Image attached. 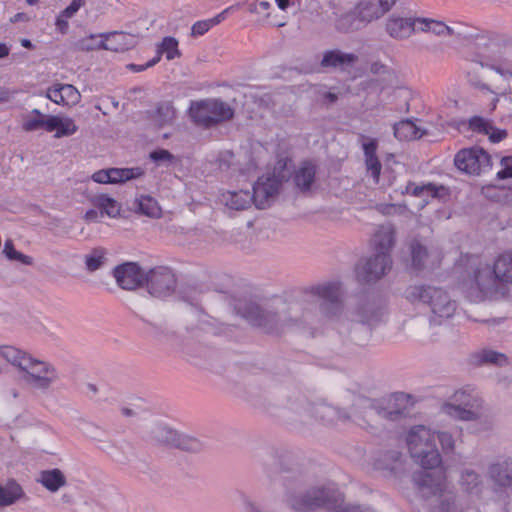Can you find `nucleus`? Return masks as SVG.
<instances>
[{
    "label": "nucleus",
    "instance_id": "nucleus-1",
    "mask_svg": "<svg viewBox=\"0 0 512 512\" xmlns=\"http://www.w3.org/2000/svg\"><path fill=\"white\" fill-rule=\"evenodd\" d=\"M318 297V304L286 303L262 307L257 303H246L237 307L238 313L251 325L267 333L274 332L281 324L314 326L328 325L344 344L363 345L371 337L372 328L384 315L383 306L374 299H361L344 310L340 285L336 282L319 284L311 289Z\"/></svg>",
    "mask_w": 512,
    "mask_h": 512
},
{
    "label": "nucleus",
    "instance_id": "nucleus-2",
    "mask_svg": "<svg viewBox=\"0 0 512 512\" xmlns=\"http://www.w3.org/2000/svg\"><path fill=\"white\" fill-rule=\"evenodd\" d=\"M0 355L19 369L23 382L33 390L47 392L60 380L59 372L52 363L13 346H2Z\"/></svg>",
    "mask_w": 512,
    "mask_h": 512
},
{
    "label": "nucleus",
    "instance_id": "nucleus-3",
    "mask_svg": "<svg viewBox=\"0 0 512 512\" xmlns=\"http://www.w3.org/2000/svg\"><path fill=\"white\" fill-rule=\"evenodd\" d=\"M414 479L431 512H463L464 505L445 473L423 471L416 474Z\"/></svg>",
    "mask_w": 512,
    "mask_h": 512
},
{
    "label": "nucleus",
    "instance_id": "nucleus-4",
    "mask_svg": "<svg viewBox=\"0 0 512 512\" xmlns=\"http://www.w3.org/2000/svg\"><path fill=\"white\" fill-rule=\"evenodd\" d=\"M405 298L411 303H421L428 307L431 322L441 324L451 318L457 310V302L442 287L433 285H411L405 290Z\"/></svg>",
    "mask_w": 512,
    "mask_h": 512
},
{
    "label": "nucleus",
    "instance_id": "nucleus-5",
    "mask_svg": "<svg viewBox=\"0 0 512 512\" xmlns=\"http://www.w3.org/2000/svg\"><path fill=\"white\" fill-rule=\"evenodd\" d=\"M500 279L496 273L495 265L474 259L470 264L468 278L463 287L467 297L473 302H481L491 296L498 289Z\"/></svg>",
    "mask_w": 512,
    "mask_h": 512
},
{
    "label": "nucleus",
    "instance_id": "nucleus-6",
    "mask_svg": "<svg viewBox=\"0 0 512 512\" xmlns=\"http://www.w3.org/2000/svg\"><path fill=\"white\" fill-rule=\"evenodd\" d=\"M411 457L425 469H434L441 464V455L436 447V432L424 425L411 428L407 435Z\"/></svg>",
    "mask_w": 512,
    "mask_h": 512
},
{
    "label": "nucleus",
    "instance_id": "nucleus-7",
    "mask_svg": "<svg viewBox=\"0 0 512 512\" xmlns=\"http://www.w3.org/2000/svg\"><path fill=\"white\" fill-rule=\"evenodd\" d=\"M190 115L195 123L209 127L231 119L234 111L226 102L219 99H206L192 103Z\"/></svg>",
    "mask_w": 512,
    "mask_h": 512
},
{
    "label": "nucleus",
    "instance_id": "nucleus-8",
    "mask_svg": "<svg viewBox=\"0 0 512 512\" xmlns=\"http://www.w3.org/2000/svg\"><path fill=\"white\" fill-rule=\"evenodd\" d=\"M331 500V493L324 487L288 490L287 505L295 512H310L325 506Z\"/></svg>",
    "mask_w": 512,
    "mask_h": 512
},
{
    "label": "nucleus",
    "instance_id": "nucleus-9",
    "mask_svg": "<svg viewBox=\"0 0 512 512\" xmlns=\"http://www.w3.org/2000/svg\"><path fill=\"white\" fill-rule=\"evenodd\" d=\"M288 409L295 413L301 422L305 423L314 417L326 425H336L338 408L325 402L312 405L305 398L299 396L289 402Z\"/></svg>",
    "mask_w": 512,
    "mask_h": 512
},
{
    "label": "nucleus",
    "instance_id": "nucleus-10",
    "mask_svg": "<svg viewBox=\"0 0 512 512\" xmlns=\"http://www.w3.org/2000/svg\"><path fill=\"white\" fill-rule=\"evenodd\" d=\"M453 403L443 406V411L460 420H474L479 416L482 399L474 391L460 390L453 395Z\"/></svg>",
    "mask_w": 512,
    "mask_h": 512
},
{
    "label": "nucleus",
    "instance_id": "nucleus-11",
    "mask_svg": "<svg viewBox=\"0 0 512 512\" xmlns=\"http://www.w3.org/2000/svg\"><path fill=\"white\" fill-rule=\"evenodd\" d=\"M456 167L469 174L479 175L491 166V156L481 147L460 150L454 159Z\"/></svg>",
    "mask_w": 512,
    "mask_h": 512
},
{
    "label": "nucleus",
    "instance_id": "nucleus-12",
    "mask_svg": "<svg viewBox=\"0 0 512 512\" xmlns=\"http://www.w3.org/2000/svg\"><path fill=\"white\" fill-rule=\"evenodd\" d=\"M392 267V259L388 253H375L359 264L356 275L360 282L371 283L382 278Z\"/></svg>",
    "mask_w": 512,
    "mask_h": 512
},
{
    "label": "nucleus",
    "instance_id": "nucleus-13",
    "mask_svg": "<svg viewBox=\"0 0 512 512\" xmlns=\"http://www.w3.org/2000/svg\"><path fill=\"white\" fill-rule=\"evenodd\" d=\"M148 291L155 297H165L170 295L175 288V277L172 271L167 267H157L151 269L145 278Z\"/></svg>",
    "mask_w": 512,
    "mask_h": 512
},
{
    "label": "nucleus",
    "instance_id": "nucleus-14",
    "mask_svg": "<svg viewBox=\"0 0 512 512\" xmlns=\"http://www.w3.org/2000/svg\"><path fill=\"white\" fill-rule=\"evenodd\" d=\"M281 186L280 180L274 175H263L253 186V201L257 208L265 209L276 198Z\"/></svg>",
    "mask_w": 512,
    "mask_h": 512
},
{
    "label": "nucleus",
    "instance_id": "nucleus-15",
    "mask_svg": "<svg viewBox=\"0 0 512 512\" xmlns=\"http://www.w3.org/2000/svg\"><path fill=\"white\" fill-rule=\"evenodd\" d=\"M117 284L125 290H134L145 282L146 274L134 262H127L114 269Z\"/></svg>",
    "mask_w": 512,
    "mask_h": 512
},
{
    "label": "nucleus",
    "instance_id": "nucleus-16",
    "mask_svg": "<svg viewBox=\"0 0 512 512\" xmlns=\"http://www.w3.org/2000/svg\"><path fill=\"white\" fill-rule=\"evenodd\" d=\"M418 30L416 18L402 17L396 14L390 15L385 22L386 33L395 40H406Z\"/></svg>",
    "mask_w": 512,
    "mask_h": 512
},
{
    "label": "nucleus",
    "instance_id": "nucleus-17",
    "mask_svg": "<svg viewBox=\"0 0 512 512\" xmlns=\"http://www.w3.org/2000/svg\"><path fill=\"white\" fill-rule=\"evenodd\" d=\"M396 0H359L355 9L361 15V19L368 25L380 19L395 5Z\"/></svg>",
    "mask_w": 512,
    "mask_h": 512
},
{
    "label": "nucleus",
    "instance_id": "nucleus-18",
    "mask_svg": "<svg viewBox=\"0 0 512 512\" xmlns=\"http://www.w3.org/2000/svg\"><path fill=\"white\" fill-rule=\"evenodd\" d=\"M144 174L140 167L134 168H110L99 170L92 175L93 181L101 184L123 183L132 179L139 178Z\"/></svg>",
    "mask_w": 512,
    "mask_h": 512
},
{
    "label": "nucleus",
    "instance_id": "nucleus-19",
    "mask_svg": "<svg viewBox=\"0 0 512 512\" xmlns=\"http://www.w3.org/2000/svg\"><path fill=\"white\" fill-rule=\"evenodd\" d=\"M410 249L412 265L417 270L434 268L441 261V255L437 250L429 251L419 241H413Z\"/></svg>",
    "mask_w": 512,
    "mask_h": 512
},
{
    "label": "nucleus",
    "instance_id": "nucleus-20",
    "mask_svg": "<svg viewBox=\"0 0 512 512\" xmlns=\"http://www.w3.org/2000/svg\"><path fill=\"white\" fill-rule=\"evenodd\" d=\"M489 477L499 486L512 487V458H499L488 468Z\"/></svg>",
    "mask_w": 512,
    "mask_h": 512
},
{
    "label": "nucleus",
    "instance_id": "nucleus-21",
    "mask_svg": "<svg viewBox=\"0 0 512 512\" xmlns=\"http://www.w3.org/2000/svg\"><path fill=\"white\" fill-rule=\"evenodd\" d=\"M375 253H388L395 244V228L392 224L386 223L378 226L371 240Z\"/></svg>",
    "mask_w": 512,
    "mask_h": 512
},
{
    "label": "nucleus",
    "instance_id": "nucleus-22",
    "mask_svg": "<svg viewBox=\"0 0 512 512\" xmlns=\"http://www.w3.org/2000/svg\"><path fill=\"white\" fill-rule=\"evenodd\" d=\"M418 22V31L432 33L438 37H456L461 38L462 33L454 26H448L442 21L431 18H416Z\"/></svg>",
    "mask_w": 512,
    "mask_h": 512
},
{
    "label": "nucleus",
    "instance_id": "nucleus-23",
    "mask_svg": "<svg viewBox=\"0 0 512 512\" xmlns=\"http://www.w3.org/2000/svg\"><path fill=\"white\" fill-rule=\"evenodd\" d=\"M317 166L310 162H303L294 172L293 182L302 193L310 192L316 179Z\"/></svg>",
    "mask_w": 512,
    "mask_h": 512
},
{
    "label": "nucleus",
    "instance_id": "nucleus-24",
    "mask_svg": "<svg viewBox=\"0 0 512 512\" xmlns=\"http://www.w3.org/2000/svg\"><path fill=\"white\" fill-rule=\"evenodd\" d=\"M27 500L23 487L13 478L0 483V508L11 506L19 501Z\"/></svg>",
    "mask_w": 512,
    "mask_h": 512
},
{
    "label": "nucleus",
    "instance_id": "nucleus-25",
    "mask_svg": "<svg viewBox=\"0 0 512 512\" xmlns=\"http://www.w3.org/2000/svg\"><path fill=\"white\" fill-rule=\"evenodd\" d=\"M469 128L474 132L488 135L493 143L500 142L507 137L506 130L494 127L490 121L480 116L470 118Z\"/></svg>",
    "mask_w": 512,
    "mask_h": 512
},
{
    "label": "nucleus",
    "instance_id": "nucleus-26",
    "mask_svg": "<svg viewBox=\"0 0 512 512\" xmlns=\"http://www.w3.org/2000/svg\"><path fill=\"white\" fill-rule=\"evenodd\" d=\"M78 130L74 120L69 117H61L58 115L48 116L47 132L55 131L54 137L61 138L71 136Z\"/></svg>",
    "mask_w": 512,
    "mask_h": 512
},
{
    "label": "nucleus",
    "instance_id": "nucleus-27",
    "mask_svg": "<svg viewBox=\"0 0 512 512\" xmlns=\"http://www.w3.org/2000/svg\"><path fill=\"white\" fill-rule=\"evenodd\" d=\"M221 202L231 210H245L251 206L253 197L247 190L227 191L221 195Z\"/></svg>",
    "mask_w": 512,
    "mask_h": 512
},
{
    "label": "nucleus",
    "instance_id": "nucleus-28",
    "mask_svg": "<svg viewBox=\"0 0 512 512\" xmlns=\"http://www.w3.org/2000/svg\"><path fill=\"white\" fill-rule=\"evenodd\" d=\"M366 25L365 21L361 19V15L356 12L355 7L341 14L335 21L336 30L342 33L358 31Z\"/></svg>",
    "mask_w": 512,
    "mask_h": 512
},
{
    "label": "nucleus",
    "instance_id": "nucleus-29",
    "mask_svg": "<svg viewBox=\"0 0 512 512\" xmlns=\"http://www.w3.org/2000/svg\"><path fill=\"white\" fill-rule=\"evenodd\" d=\"M37 481L52 493L67 485L64 473L58 468L41 471Z\"/></svg>",
    "mask_w": 512,
    "mask_h": 512
},
{
    "label": "nucleus",
    "instance_id": "nucleus-30",
    "mask_svg": "<svg viewBox=\"0 0 512 512\" xmlns=\"http://www.w3.org/2000/svg\"><path fill=\"white\" fill-rule=\"evenodd\" d=\"M394 136L399 140H415L420 139L427 132L418 127L415 122L406 119L396 123L393 127Z\"/></svg>",
    "mask_w": 512,
    "mask_h": 512
},
{
    "label": "nucleus",
    "instance_id": "nucleus-31",
    "mask_svg": "<svg viewBox=\"0 0 512 512\" xmlns=\"http://www.w3.org/2000/svg\"><path fill=\"white\" fill-rule=\"evenodd\" d=\"M357 60L358 57L353 53L332 50L324 54L321 65L323 67H345L353 65Z\"/></svg>",
    "mask_w": 512,
    "mask_h": 512
},
{
    "label": "nucleus",
    "instance_id": "nucleus-32",
    "mask_svg": "<svg viewBox=\"0 0 512 512\" xmlns=\"http://www.w3.org/2000/svg\"><path fill=\"white\" fill-rule=\"evenodd\" d=\"M377 146L378 144L375 139H372L368 143L363 144L367 171L370 172L371 176L374 178L376 182H378L379 180L382 168L381 163L376 155Z\"/></svg>",
    "mask_w": 512,
    "mask_h": 512
},
{
    "label": "nucleus",
    "instance_id": "nucleus-33",
    "mask_svg": "<svg viewBox=\"0 0 512 512\" xmlns=\"http://www.w3.org/2000/svg\"><path fill=\"white\" fill-rule=\"evenodd\" d=\"M482 478L473 469H464L459 478V485L463 492L478 495L482 490Z\"/></svg>",
    "mask_w": 512,
    "mask_h": 512
},
{
    "label": "nucleus",
    "instance_id": "nucleus-34",
    "mask_svg": "<svg viewBox=\"0 0 512 512\" xmlns=\"http://www.w3.org/2000/svg\"><path fill=\"white\" fill-rule=\"evenodd\" d=\"M148 437L154 443L172 447L173 441L177 439V431L161 424H154L149 428Z\"/></svg>",
    "mask_w": 512,
    "mask_h": 512
},
{
    "label": "nucleus",
    "instance_id": "nucleus-35",
    "mask_svg": "<svg viewBox=\"0 0 512 512\" xmlns=\"http://www.w3.org/2000/svg\"><path fill=\"white\" fill-rule=\"evenodd\" d=\"M130 36L124 32H112L104 34L103 49L113 52H123L128 49Z\"/></svg>",
    "mask_w": 512,
    "mask_h": 512
},
{
    "label": "nucleus",
    "instance_id": "nucleus-36",
    "mask_svg": "<svg viewBox=\"0 0 512 512\" xmlns=\"http://www.w3.org/2000/svg\"><path fill=\"white\" fill-rule=\"evenodd\" d=\"M91 203L97 209L103 212V215L106 214L109 217H116L120 214L121 205L113 198L105 195L98 194L91 198Z\"/></svg>",
    "mask_w": 512,
    "mask_h": 512
},
{
    "label": "nucleus",
    "instance_id": "nucleus-37",
    "mask_svg": "<svg viewBox=\"0 0 512 512\" xmlns=\"http://www.w3.org/2000/svg\"><path fill=\"white\" fill-rule=\"evenodd\" d=\"M494 265L500 282L512 283V252L501 254Z\"/></svg>",
    "mask_w": 512,
    "mask_h": 512
},
{
    "label": "nucleus",
    "instance_id": "nucleus-38",
    "mask_svg": "<svg viewBox=\"0 0 512 512\" xmlns=\"http://www.w3.org/2000/svg\"><path fill=\"white\" fill-rule=\"evenodd\" d=\"M137 211L150 218H160L162 215L161 207L158 202L150 196H141L136 199Z\"/></svg>",
    "mask_w": 512,
    "mask_h": 512
},
{
    "label": "nucleus",
    "instance_id": "nucleus-39",
    "mask_svg": "<svg viewBox=\"0 0 512 512\" xmlns=\"http://www.w3.org/2000/svg\"><path fill=\"white\" fill-rule=\"evenodd\" d=\"M475 363L479 365L504 366L508 364V358L505 354L493 350H482L474 355Z\"/></svg>",
    "mask_w": 512,
    "mask_h": 512
},
{
    "label": "nucleus",
    "instance_id": "nucleus-40",
    "mask_svg": "<svg viewBox=\"0 0 512 512\" xmlns=\"http://www.w3.org/2000/svg\"><path fill=\"white\" fill-rule=\"evenodd\" d=\"M107 261V252L103 248H94L85 256L86 268L90 272L100 269Z\"/></svg>",
    "mask_w": 512,
    "mask_h": 512
},
{
    "label": "nucleus",
    "instance_id": "nucleus-41",
    "mask_svg": "<svg viewBox=\"0 0 512 512\" xmlns=\"http://www.w3.org/2000/svg\"><path fill=\"white\" fill-rule=\"evenodd\" d=\"M165 54L167 60H173L180 57L181 53L178 49V41L174 37H164L162 42L158 45L157 56Z\"/></svg>",
    "mask_w": 512,
    "mask_h": 512
},
{
    "label": "nucleus",
    "instance_id": "nucleus-42",
    "mask_svg": "<svg viewBox=\"0 0 512 512\" xmlns=\"http://www.w3.org/2000/svg\"><path fill=\"white\" fill-rule=\"evenodd\" d=\"M226 10L216 15L213 18L200 20L193 24L191 28V36L197 37L202 36L208 32L212 27L218 25L223 19Z\"/></svg>",
    "mask_w": 512,
    "mask_h": 512
},
{
    "label": "nucleus",
    "instance_id": "nucleus-43",
    "mask_svg": "<svg viewBox=\"0 0 512 512\" xmlns=\"http://www.w3.org/2000/svg\"><path fill=\"white\" fill-rule=\"evenodd\" d=\"M407 192L412 193L415 196L430 195L432 198L439 197V192L444 191L443 186H436L432 183L417 185L415 183H408L406 187Z\"/></svg>",
    "mask_w": 512,
    "mask_h": 512
},
{
    "label": "nucleus",
    "instance_id": "nucleus-44",
    "mask_svg": "<svg viewBox=\"0 0 512 512\" xmlns=\"http://www.w3.org/2000/svg\"><path fill=\"white\" fill-rule=\"evenodd\" d=\"M177 439L173 441L172 447L179 448L181 450L196 452L201 449V443L194 437L181 434L177 432Z\"/></svg>",
    "mask_w": 512,
    "mask_h": 512
},
{
    "label": "nucleus",
    "instance_id": "nucleus-45",
    "mask_svg": "<svg viewBox=\"0 0 512 512\" xmlns=\"http://www.w3.org/2000/svg\"><path fill=\"white\" fill-rule=\"evenodd\" d=\"M160 126L170 124L175 118V109L170 102H162L158 105L155 115Z\"/></svg>",
    "mask_w": 512,
    "mask_h": 512
},
{
    "label": "nucleus",
    "instance_id": "nucleus-46",
    "mask_svg": "<svg viewBox=\"0 0 512 512\" xmlns=\"http://www.w3.org/2000/svg\"><path fill=\"white\" fill-rule=\"evenodd\" d=\"M103 36L104 34L94 35L91 34L76 42L77 49L81 51H93L103 49Z\"/></svg>",
    "mask_w": 512,
    "mask_h": 512
},
{
    "label": "nucleus",
    "instance_id": "nucleus-47",
    "mask_svg": "<svg viewBox=\"0 0 512 512\" xmlns=\"http://www.w3.org/2000/svg\"><path fill=\"white\" fill-rule=\"evenodd\" d=\"M64 105L74 106L81 100L80 92L71 84H61Z\"/></svg>",
    "mask_w": 512,
    "mask_h": 512
},
{
    "label": "nucleus",
    "instance_id": "nucleus-48",
    "mask_svg": "<svg viewBox=\"0 0 512 512\" xmlns=\"http://www.w3.org/2000/svg\"><path fill=\"white\" fill-rule=\"evenodd\" d=\"M436 439H438L443 453L451 454L454 452L455 439L450 432L438 431V432H436Z\"/></svg>",
    "mask_w": 512,
    "mask_h": 512
},
{
    "label": "nucleus",
    "instance_id": "nucleus-49",
    "mask_svg": "<svg viewBox=\"0 0 512 512\" xmlns=\"http://www.w3.org/2000/svg\"><path fill=\"white\" fill-rule=\"evenodd\" d=\"M47 123H48V117L47 118H37V117H32L31 115H28L24 119L22 128L27 132L36 131V130L42 129V128L47 131Z\"/></svg>",
    "mask_w": 512,
    "mask_h": 512
},
{
    "label": "nucleus",
    "instance_id": "nucleus-50",
    "mask_svg": "<svg viewBox=\"0 0 512 512\" xmlns=\"http://www.w3.org/2000/svg\"><path fill=\"white\" fill-rule=\"evenodd\" d=\"M500 170L497 172V178L500 180L512 178V156H504L500 160Z\"/></svg>",
    "mask_w": 512,
    "mask_h": 512
},
{
    "label": "nucleus",
    "instance_id": "nucleus-51",
    "mask_svg": "<svg viewBox=\"0 0 512 512\" xmlns=\"http://www.w3.org/2000/svg\"><path fill=\"white\" fill-rule=\"evenodd\" d=\"M377 415L383 419L395 421L402 416V412L399 409H389L384 407H373Z\"/></svg>",
    "mask_w": 512,
    "mask_h": 512
},
{
    "label": "nucleus",
    "instance_id": "nucleus-52",
    "mask_svg": "<svg viewBox=\"0 0 512 512\" xmlns=\"http://www.w3.org/2000/svg\"><path fill=\"white\" fill-rule=\"evenodd\" d=\"M150 158L157 163H169L174 160V155L171 154L168 150L160 149L151 152Z\"/></svg>",
    "mask_w": 512,
    "mask_h": 512
},
{
    "label": "nucleus",
    "instance_id": "nucleus-53",
    "mask_svg": "<svg viewBox=\"0 0 512 512\" xmlns=\"http://www.w3.org/2000/svg\"><path fill=\"white\" fill-rule=\"evenodd\" d=\"M329 512H374L371 508L361 505H338Z\"/></svg>",
    "mask_w": 512,
    "mask_h": 512
},
{
    "label": "nucleus",
    "instance_id": "nucleus-54",
    "mask_svg": "<svg viewBox=\"0 0 512 512\" xmlns=\"http://www.w3.org/2000/svg\"><path fill=\"white\" fill-rule=\"evenodd\" d=\"M61 91V84H56L53 87L48 88L46 96L54 103L64 105L63 95Z\"/></svg>",
    "mask_w": 512,
    "mask_h": 512
},
{
    "label": "nucleus",
    "instance_id": "nucleus-55",
    "mask_svg": "<svg viewBox=\"0 0 512 512\" xmlns=\"http://www.w3.org/2000/svg\"><path fill=\"white\" fill-rule=\"evenodd\" d=\"M270 6V2L266 0H259L255 3L250 4L249 12L255 14L266 13L269 10Z\"/></svg>",
    "mask_w": 512,
    "mask_h": 512
},
{
    "label": "nucleus",
    "instance_id": "nucleus-56",
    "mask_svg": "<svg viewBox=\"0 0 512 512\" xmlns=\"http://www.w3.org/2000/svg\"><path fill=\"white\" fill-rule=\"evenodd\" d=\"M159 61H160V56H156L144 65H137V64L131 63V64L127 65V68L133 72H142V71L146 70L147 68L154 66Z\"/></svg>",
    "mask_w": 512,
    "mask_h": 512
},
{
    "label": "nucleus",
    "instance_id": "nucleus-57",
    "mask_svg": "<svg viewBox=\"0 0 512 512\" xmlns=\"http://www.w3.org/2000/svg\"><path fill=\"white\" fill-rule=\"evenodd\" d=\"M70 18H65V16H63V13L61 12L57 19H56V22H55V26H56V29L62 33V34H65L68 30V27H69V24H68V20Z\"/></svg>",
    "mask_w": 512,
    "mask_h": 512
},
{
    "label": "nucleus",
    "instance_id": "nucleus-58",
    "mask_svg": "<svg viewBox=\"0 0 512 512\" xmlns=\"http://www.w3.org/2000/svg\"><path fill=\"white\" fill-rule=\"evenodd\" d=\"M103 217V212L98 211L97 209H90L84 214V219L86 222H98Z\"/></svg>",
    "mask_w": 512,
    "mask_h": 512
},
{
    "label": "nucleus",
    "instance_id": "nucleus-59",
    "mask_svg": "<svg viewBox=\"0 0 512 512\" xmlns=\"http://www.w3.org/2000/svg\"><path fill=\"white\" fill-rule=\"evenodd\" d=\"M10 260H16V261H19L21 262L22 264H25V265H32L33 264V259L32 257L30 256H27L19 251H15L14 254L11 256Z\"/></svg>",
    "mask_w": 512,
    "mask_h": 512
},
{
    "label": "nucleus",
    "instance_id": "nucleus-60",
    "mask_svg": "<svg viewBox=\"0 0 512 512\" xmlns=\"http://www.w3.org/2000/svg\"><path fill=\"white\" fill-rule=\"evenodd\" d=\"M350 419L351 413L349 411H347L346 409L338 408V413L336 414V424L346 423L350 421Z\"/></svg>",
    "mask_w": 512,
    "mask_h": 512
},
{
    "label": "nucleus",
    "instance_id": "nucleus-61",
    "mask_svg": "<svg viewBox=\"0 0 512 512\" xmlns=\"http://www.w3.org/2000/svg\"><path fill=\"white\" fill-rule=\"evenodd\" d=\"M232 157H233V153L230 151H225L224 153H222L219 158L220 167L223 168V165H225L226 168H229L230 162L228 161V158L230 159Z\"/></svg>",
    "mask_w": 512,
    "mask_h": 512
},
{
    "label": "nucleus",
    "instance_id": "nucleus-62",
    "mask_svg": "<svg viewBox=\"0 0 512 512\" xmlns=\"http://www.w3.org/2000/svg\"><path fill=\"white\" fill-rule=\"evenodd\" d=\"M15 251L16 250L14 248L13 242L11 240H6L3 249V253L6 255V257L10 259Z\"/></svg>",
    "mask_w": 512,
    "mask_h": 512
},
{
    "label": "nucleus",
    "instance_id": "nucleus-63",
    "mask_svg": "<svg viewBox=\"0 0 512 512\" xmlns=\"http://www.w3.org/2000/svg\"><path fill=\"white\" fill-rule=\"evenodd\" d=\"M323 100L325 103L330 105L338 100V95L336 93L328 91L323 94Z\"/></svg>",
    "mask_w": 512,
    "mask_h": 512
},
{
    "label": "nucleus",
    "instance_id": "nucleus-64",
    "mask_svg": "<svg viewBox=\"0 0 512 512\" xmlns=\"http://www.w3.org/2000/svg\"><path fill=\"white\" fill-rule=\"evenodd\" d=\"M245 512H262L260 507L251 501L245 503Z\"/></svg>",
    "mask_w": 512,
    "mask_h": 512
}]
</instances>
